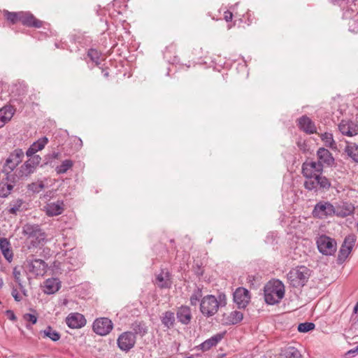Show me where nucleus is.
Returning <instances> with one entry per match:
<instances>
[{"label": "nucleus", "mask_w": 358, "mask_h": 358, "mask_svg": "<svg viewBox=\"0 0 358 358\" xmlns=\"http://www.w3.org/2000/svg\"><path fill=\"white\" fill-rule=\"evenodd\" d=\"M264 299L266 303H278L285 296V286L279 280L268 281L264 286Z\"/></svg>", "instance_id": "f257e3e1"}, {"label": "nucleus", "mask_w": 358, "mask_h": 358, "mask_svg": "<svg viewBox=\"0 0 358 358\" xmlns=\"http://www.w3.org/2000/svg\"><path fill=\"white\" fill-rule=\"evenodd\" d=\"M220 300L212 294L203 296L200 301V311L206 317L213 316L218 311L219 307L226 305L225 296H219Z\"/></svg>", "instance_id": "f03ea898"}, {"label": "nucleus", "mask_w": 358, "mask_h": 358, "mask_svg": "<svg viewBox=\"0 0 358 358\" xmlns=\"http://www.w3.org/2000/svg\"><path fill=\"white\" fill-rule=\"evenodd\" d=\"M310 276V269L304 266L292 268L287 275L289 285L294 287L304 286Z\"/></svg>", "instance_id": "7ed1b4c3"}, {"label": "nucleus", "mask_w": 358, "mask_h": 358, "mask_svg": "<svg viewBox=\"0 0 358 358\" xmlns=\"http://www.w3.org/2000/svg\"><path fill=\"white\" fill-rule=\"evenodd\" d=\"M22 233L33 239L31 244L35 247L42 243L45 238V234L38 224H26L22 228Z\"/></svg>", "instance_id": "20e7f679"}, {"label": "nucleus", "mask_w": 358, "mask_h": 358, "mask_svg": "<svg viewBox=\"0 0 358 358\" xmlns=\"http://www.w3.org/2000/svg\"><path fill=\"white\" fill-rule=\"evenodd\" d=\"M24 157V152L21 149L15 150L8 158L6 159V163L3 168V172L7 175L6 179L9 180L8 174L11 173L15 168L22 162Z\"/></svg>", "instance_id": "39448f33"}, {"label": "nucleus", "mask_w": 358, "mask_h": 358, "mask_svg": "<svg viewBox=\"0 0 358 358\" xmlns=\"http://www.w3.org/2000/svg\"><path fill=\"white\" fill-rule=\"evenodd\" d=\"M319 251L325 255H331L336 251V243L334 239L322 235L317 240Z\"/></svg>", "instance_id": "423d86ee"}, {"label": "nucleus", "mask_w": 358, "mask_h": 358, "mask_svg": "<svg viewBox=\"0 0 358 358\" xmlns=\"http://www.w3.org/2000/svg\"><path fill=\"white\" fill-rule=\"evenodd\" d=\"M41 158L39 155H34L26 161L20 168L17 176L19 178L28 177L33 173L39 165Z\"/></svg>", "instance_id": "0eeeda50"}, {"label": "nucleus", "mask_w": 358, "mask_h": 358, "mask_svg": "<svg viewBox=\"0 0 358 358\" xmlns=\"http://www.w3.org/2000/svg\"><path fill=\"white\" fill-rule=\"evenodd\" d=\"M26 263L29 272L36 275H43L46 271V263L42 259H34L33 255L27 257Z\"/></svg>", "instance_id": "6e6552de"}, {"label": "nucleus", "mask_w": 358, "mask_h": 358, "mask_svg": "<svg viewBox=\"0 0 358 358\" xmlns=\"http://www.w3.org/2000/svg\"><path fill=\"white\" fill-rule=\"evenodd\" d=\"M92 328L96 334L106 336L113 329V323L107 317H101L94 322Z\"/></svg>", "instance_id": "1a4fd4ad"}, {"label": "nucleus", "mask_w": 358, "mask_h": 358, "mask_svg": "<svg viewBox=\"0 0 358 358\" xmlns=\"http://www.w3.org/2000/svg\"><path fill=\"white\" fill-rule=\"evenodd\" d=\"M334 213L335 207L331 203L324 201L317 203L313 211V215L319 218L331 216L334 215Z\"/></svg>", "instance_id": "9d476101"}, {"label": "nucleus", "mask_w": 358, "mask_h": 358, "mask_svg": "<svg viewBox=\"0 0 358 358\" xmlns=\"http://www.w3.org/2000/svg\"><path fill=\"white\" fill-rule=\"evenodd\" d=\"M302 174L307 178L315 177L322 173V166L316 162H305L302 164Z\"/></svg>", "instance_id": "9b49d317"}, {"label": "nucleus", "mask_w": 358, "mask_h": 358, "mask_svg": "<svg viewBox=\"0 0 358 358\" xmlns=\"http://www.w3.org/2000/svg\"><path fill=\"white\" fill-rule=\"evenodd\" d=\"M250 301L249 291L244 287H238L234 293V301L239 308H244Z\"/></svg>", "instance_id": "f8f14e48"}, {"label": "nucleus", "mask_w": 358, "mask_h": 358, "mask_svg": "<svg viewBox=\"0 0 358 358\" xmlns=\"http://www.w3.org/2000/svg\"><path fill=\"white\" fill-rule=\"evenodd\" d=\"M136 343V336L131 332H124L122 334L118 339L117 344L119 348L122 350L127 351L132 348Z\"/></svg>", "instance_id": "ddd939ff"}, {"label": "nucleus", "mask_w": 358, "mask_h": 358, "mask_svg": "<svg viewBox=\"0 0 358 358\" xmlns=\"http://www.w3.org/2000/svg\"><path fill=\"white\" fill-rule=\"evenodd\" d=\"M20 22L29 27L40 28L43 26V22L29 12H20Z\"/></svg>", "instance_id": "4468645a"}, {"label": "nucleus", "mask_w": 358, "mask_h": 358, "mask_svg": "<svg viewBox=\"0 0 358 358\" xmlns=\"http://www.w3.org/2000/svg\"><path fill=\"white\" fill-rule=\"evenodd\" d=\"M338 129L343 135L354 136L358 134V125L349 120H342L338 124Z\"/></svg>", "instance_id": "2eb2a0df"}, {"label": "nucleus", "mask_w": 358, "mask_h": 358, "mask_svg": "<svg viewBox=\"0 0 358 358\" xmlns=\"http://www.w3.org/2000/svg\"><path fill=\"white\" fill-rule=\"evenodd\" d=\"M317 157L318 162L316 163L320 164L323 167L324 165L327 166H332L334 164V158L332 154L324 148H320L317 151Z\"/></svg>", "instance_id": "dca6fc26"}, {"label": "nucleus", "mask_w": 358, "mask_h": 358, "mask_svg": "<svg viewBox=\"0 0 358 358\" xmlns=\"http://www.w3.org/2000/svg\"><path fill=\"white\" fill-rule=\"evenodd\" d=\"M176 317L179 322L184 325L190 324L192 319L191 308L188 306H181L178 308Z\"/></svg>", "instance_id": "f3484780"}, {"label": "nucleus", "mask_w": 358, "mask_h": 358, "mask_svg": "<svg viewBox=\"0 0 358 358\" xmlns=\"http://www.w3.org/2000/svg\"><path fill=\"white\" fill-rule=\"evenodd\" d=\"M66 324L71 329H79L86 324L85 317L80 313H71L66 319Z\"/></svg>", "instance_id": "a211bd4d"}, {"label": "nucleus", "mask_w": 358, "mask_h": 358, "mask_svg": "<svg viewBox=\"0 0 358 358\" xmlns=\"http://www.w3.org/2000/svg\"><path fill=\"white\" fill-rule=\"evenodd\" d=\"M155 284L160 289H169L171 287L172 281L171 274L168 270H162L161 272L156 275Z\"/></svg>", "instance_id": "6ab92c4d"}, {"label": "nucleus", "mask_w": 358, "mask_h": 358, "mask_svg": "<svg viewBox=\"0 0 358 358\" xmlns=\"http://www.w3.org/2000/svg\"><path fill=\"white\" fill-rule=\"evenodd\" d=\"M64 205L62 201H57L48 203L44 207V210L48 216L52 217L61 215L64 210Z\"/></svg>", "instance_id": "aec40b11"}, {"label": "nucleus", "mask_w": 358, "mask_h": 358, "mask_svg": "<svg viewBox=\"0 0 358 358\" xmlns=\"http://www.w3.org/2000/svg\"><path fill=\"white\" fill-rule=\"evenodd\" d=\"M299 128L306 134L316 133V127L314 122L306 115H303L298 120Z\"/></svg>", "instance_id": "412c9836"}, {"label": "nucleus", "mask_w": 358, "mask_h": 358, "mask_svg": "<svg viewBox=\"0 0 358 358\" xmlns=\"http://www.w3.org/2000/svg\"><path fill=\"white\" fill-rule=\"evenodd\" d=\"M355 208L352 203L348 202H342L335 207L334 215L341 217H345L352 214Z\"/></svg>", "instance_id": "4be33fe9"}, {"label": "nucleus", "mask_w": 358, "mask_h": 358, "mask_svg": "<svg viewBox=\"0 0 358 358\" xmlns=\"http://www.w3.org/2000/svg\"><path fill=\"white\" fill-rule=\"evenodd\" d=\"M15 113V109L11 106H6L0 109V128L11 120Z\"/></svg>", "instance_id": "5701e85b"}, {"label": "nucleus", "mask_w": 358, "mask_h": 358, "mask_svg": "<svg viewBox=\"0 0 358 358\" xmlns=\"http://www.w3.org/2000/svg\"><path fill=\"white\" fill-rule=\"evenodd\" d=\"M345 153L355 162L358 163V144L345 141Z\"/></svg>", "instance_id": "b1692460"}, {"label": "nucleus", "mask_w": 358, "mask_h": 358, "mask_svg": "<svg viewBox=\"0 0 358 358\" xmlns=\"http://www.w3.org/2000/svg\"><path fill=\"white\" fill-rule=\"evenodd\" d=\"M225 332L217 334L209 339L205 341L200 345V348L203 351H207L212 347L215 346L223 338Z\"/></svg>", "instance_id": "393cba45"}, {"label": "nucleus", "mask_w": 358, "mask_h": 358, "mask_svg": "<svg viewBox=\"0 0 358 358\" xmlns=\"http://www.w3.org/2000/svg\"><path fill=\"white\" fill-rule=\"evenodd\" d=\"M48 139L47 137H43L38 139L37 141L34 142L27 150L26 155L27 157H33L35 155L34 154L43 150L45 145L48 143Z\"/></svg>", "instance_id": "a878e982"}, {"label": "nucleus", "mask_w": 358, "mask_h": 358, "mask_svg": "<svg viewBox=\"0 0 358 358\" xmlns=\"http://www.w3.org/2000/svg\"><path fill=\"white\" fill-rule=\"evenodd\" d=\"M60 288V282L57 278H48L44 282V292L52 294Z\"/></svg>", "instance_id": "bb28decb"}, {"label": "nucleus", "mask_w": 358, "mask_h": 358, "mask_svg": "<svg viewBox=\"0 0 358 358\" xmlns=\"http://www.w3.org/2000/svg\"><path fill=\"white\" fill-rule=\"evenodd\" d=\"M161 322L166 328H173L176 323L175 313L171 310L164 312L161 316Z\"/></svg>", "instance_id": "cd10ccee"}, {"label": "nucleus", "mask_w": 358, "mask_h": 358, "mask_svg": "<svg viewBox=\"0 0 358 358\" xmlns=\"http://www.w3.org/2000/svg\"><path fill=\"white\" fill-rule=\"evenodd\" d=\"M280 358H301V355L297 348L289 346L282 350Z\"/></svg>", "instance_id": "c85d7f7f"}, {"label": "nucleus", "mask_w": 358, "mask_h": 358, "mask_svg": "<svg viewBox=\"0 0 358 358\" xmlns=\"http://www.w3.org/2000/svg\"><path fill=\"white\" fill-rule=\"evenodd\" d=\"M40 335L43 338H49L52 341H57L60 339V334L50 326L47 327L44 330L40 331Z\"/></svg>", "instance_id": "c756f323"}, {"label": "nucleus", "mask_w": 358, "mask_h": 358, "mask_svg": "<svg viewBox=\"0 0 358 358\" xmlns=\"http://www.w3.org/2000/svg\"><path fill=\"white\" fill-rule=\"evenodd\" d=\"M24 203V201L21 199H17L15 201H11L9 203V208L8 209V212L10 214L16 215L18 212L22 210V206Z\"/></svg>", "instance_id": "7c9ffc66"}, {"label": "nucleus", "mask_w": 358, "mask_h": 358, "mask_svg": "<svg viewBox=\"0 0 358 358\" xmlns=\"http://www.w3.org/2000/svg\"><path fill=\"white\" fill-rule=\"evenodd\" d=\"M73 166V162L71 159H65L59 166L55 168L57 174H63L66 173Z\"/></svg>", "instance_id": "2f4dec72"}, {"label": "nucleus", "mask_w": 358, "mask_h": 358, "mask_svg": "<svg viewBox=\"0 0 358 358\" xmlns=\"http://www.w3.org/2000/svg\"><path fill=\"white\" fill-rule=\"evenodd\" d=\"M202 296H203L202 288L196 287L194 289V291L190 296V299H189L190 304L193 306H196L197 303H199V301L200 300H201Z\"/></svg>", "instance_id": "473e14b6"}, {"label": "nucleus", "mask_w": 358, "mask_h": 358, "mask_svg": "<svg viewBox=\"0 0 358 358\" xmlns=\"http://www.w3.org/2000/svg\"><path fill=\"white\" fill-rule=\"evenodd\" d=\"M132 329L134 333V335L137 334L143 337L148 333V327L144 323L142 322H135L132 325Z\"/></svg>", "instance_id": "72a5a7b5"}, {"label": "nucleus", "mask_w": 358, "mask_h": 358, "mask_svg": "<svg viewBox=\"0 0 358 358\" xmlns=\"http://www.w3.org/2000/svg\"><path fill=\"white\" fill-rule=\"evenodd\" d=\"M317 176L315 177L307 178L304 182V187L309 191H317L318 188Z\"/></svg>", "instance_id": "f704fd0d"}, {"label": "nucleus", "mask_w": 358, "mask_h": 358, "mask_svg": "<svg viewBox=\"0 0 358 358\" xmlns=\"http://www.w3.org/2000/svg\"><path fill=\"white\" fill-rule=\"evenodd\" d=\"M243 318V315L240 311H232L228 317L227 324H236L240 322Z\"/></svg>", "instance_id": "c9c22d12"}, {"label": "nucleus", "mask_w": 358, "mask_h": 358, "mask_svg": "<svg viewBox=\"0 0 358 358\" xmlns=\"http://www.w3.org/2000/svg\"><path fill=\"white\" fill-rule=\"evenodd\" d=\"M321 139L325 145L330 148H336V143L333 138V135L330 133L325 132L321 135Z\"/></svg>", "instance_id": "e433bc0d"}, {"label": "nucleus", "mask_w": 358, "mask_h": 358, "mask_svg": "<svg viewBox=\"0 0 358 358\" xmlns=\"http://www.w3.org/2000/svg\"><path fill=\"white\" fill-rule=\"evenodd\" d=\"M13 189V185L12 184L1 182L0 184V197H7L10 194Z\"/></svg>", "instance_id": "4c0bfd02"}, {"label": "nucleus", "mask_w": 358, "mask_h": 358, "mask_svg": "<svg viewBox=\"0 0 358 358\" xmlns=\"http://www.w3.org/2000/svg\"><path fill=\"white\" fill-rule=\"evenodd\" d=\"M318 187L320 189H328L331 186V182L327 178L319 174L317 176Z\"/></svg>", "instance_id": "58836bf2"}, {"label": "nucleus", "mask_w": 358, "mask_h": 358, "mask_svg": "<svg viewBox=\"0 0 358 358\" xmlns=\"http://www.w3.org/2000/svg\"><path fill=\"white\" fill-rule=\"evenodd\" d=\"M45 187V185L43 181H38L36 182H32L27 186V189L31 191L33 193H38Z\"/></svg>", "instance_id": "ea45409f"}, {"label": "nucleus", "mask_w": 358, "mask_h": 358, "mask_svg": "<svg viewBox=\"0 0 358 358\" xmlns=\"http://www.w3.org/2000/svg\"><path fill=\"white\" fill-rule=\"evenodd\" d=\"M350 252L351 250L349 248L342 245L338 252V260L340 262H344Z\"/></svg>", "instance_id": "a19ab883"}, {"label": "nucleus", "mask_w": 358, "mask_h": 358, "mask_svg": "<svg viewBox=\"0 0 358 358\" xmlns=\"http://www.w3.org/2000/svg\"><path fill=\"white\" fill-rule=\"evenodd\" d=\"M100 55L101 53L95 49H90L87 52V56L96 64V65H99L100 64Z\"/></svg>", "instance_id": "79ce46f5"}, {"label": "nucleus", "mask_w": 358, "mask_h": 358, "mask_svg": "<svg viewBox=\"0 0 358 358\" xmlns=\"http://www.w3.org/2000/svg\"><path fill=\"white\" fill-rule=\"evenodd\" d=\"M315 324L313 322H303L298 325V331L300 332H308L315 329Z\"/></svg>", "instance_id": "37998d69"}, {"label": "nucleus", "mask_w": 358, "mask_h": 358, "mask_svg": "<svg viewBox=\"0 0 358 358\" xmlns=\"http://www.w3.org/2000/svg\"><path fill=\"white\" fill-rule=\"evenodd\" d=\"M6 19L10 21L12 24H16L20 22V12H8L6 13Z\"/></svg>", "instance_id": "c03bdc74"}, {"label": "nucleus", "mask_w": 358, "mask_h": 358, "mask_svg": "<svg viewBox=\"0 0 358 358\" xmlns=\"http://www.w3.org/2000/svg\"><path fill=\"white\" fill-rule=\"evenodd\" d=\"M356 238L354 235H349L345 238L343 245L349 248L352 250L353 245L355 243Z\"/></svg>", "instance_id": "a18cd8bd"}, {"label": "nucleus", "mask_w": 358, "mask_h": 358, "mask_svg": "<svg viewBox=\"0 0 358 358\" xmlns=\"http://www.w3.org/2000/svg\"><path fill=\"white\" fill-rule=\"evenodd\" d=\"M13 277L15 278V282L17 283L20 289L23 288L22 280H21V272L17 267L13 268Z\"/></svg>", "instance_id": "49530a36"}, {"label": "nucleus", "mask_w": 358, "mask_h": 358, "mask_svg": "<svg viewBox=\"0 0 358 358\" xmlns=\"http://www.w3.org/2000/svg\"><path fill=\"white\" fill-rule=\"evenodd\" d=\"M0 248L1 252H8L10 249V243L6 238H3L0 240Z\"/></svg>", "instance_id": "de8ad7c7"}, {"label": "nucleus", "mask_w": 358, "mask_h": 358, "mask_svg": "<svg viewBox=\"0 0 358 358\" xmlns=\"http://www.w3.org/2000/svg\"><path fill=\"white\" fill-rule=\"evenodd\" d=\"M23 318L26 322H29L31 324H34L37 322L36 316L30 313L24 314Z\"/></svg>", "instance_id": "09e8293b"}, {"label": "nucleus", "mask_w": 358, "mask_h": 358, "mask_svg": "<svg viewBox=\"0 0 358 358\" xmlns=\"http://www.w3.org/2000/svg\"><path fill=\"white\" fill-rule=\"evenodd\" d=\"M299 148L302 150L303 152H306L307 150V144L305 141L299 140L296 143Z\"/></svg>", "instance_id": "8fccbe9b"}, {"label": "nucleus", "mask_w": 358, "mask_h": 358, "mask_svg": "<svg viewBox=\"0 0 358 358\" xmlns=\"http://www.w3.org/2000/svg\"><path fill=\"white\" fill-rule=\"evenodd\" d=\"M358 353V345L353 348L350 350L345 353V356L347 358H350L355 357V354Z\"/></svg>", "instance_id": "3c124183"}, {"label": "nucleus", "mask_w": 358, "mask_h": 358, "mask_svg": "<svg viewBox=\"0 0 358 358\" xmlns=\"http://www.w3.org/2000/svg\"><path fill=\"white\" fill-rule=\"evenodd\" d=\"M6 315L8 317V318L12 321H15L17 320V317L13 310H6Z\"/></svg>", "instance_id": "603ef678"}, {"label": "nucleus", "mask_w": 358, "mask_h": 358, "mask_svg": "<svg viewBox=\"0 0 358 358\" xmlns=\"http://www.w3.org/2000/svg\"><path fill=\"white\" fill-rule=\"evenodd\" d=\"M11 294L16 301H20L21 300V297L16 288L13 289Z\"/></svg>", "instance_id": "864d4df0"}, {"label": "nucleus", "mask_w": 358, "mask_h": 358, "mask_svg": "<svg viewBox=\"0 0 358 358\" xmlns=\"http://www.w3.org/2000/svg\"><path fill=\"white\" fill-rule=\"evenodd\" d=\"M2 253L7 260H8L9 262L11 261V259H13V253L10 249L8 250V252H2Z\"/></svg>", "instance_id": "5fc2aeb1"}, {"label": "nucleus", "mask_w": 358, "mask_h": 358, "mask_svg": "<svg viewBox=\"0 0 358 358\" xmlns=\"http://www.w3.org/2000/svg\"><path fill=\"white\" fill-rule=\"evenodd\" d=\"M224 18L227 22H230L233 18L232 13L229 10L224 12Z\"/></svg>", "instance_id": "6e6d98bb"}, {"label": "nucleus", "mask_w": 358, "mask_h": 358, "mask_svg": "<svg viewBox=\"0 0 358 358\" xmlns=\"http://www.w3.org/2000/svg\"><path fill=\"white\" fill-rule=\"evenodd\" d=\"M52 157L54 158V159H59L61 158V154L58 152H54L52 154Z\"/></svg>", "instance_id": "4d7b16f0"}, {"label": "nucleus", "mask_w": 358, "mask_h": 358, "mask_svg": "<svg viewBox=\"0 0 358 358\" xmlns=\"http://www.w3.org/2000/svg\"><path fill=\"white\" fill-rule=\"evenodd\" d=\"M255 280V277L253 275H248L247 278L248 282H252V280Z\"/></svg>", "instance_id": "13d9d810"}, {"label": "nucleus", "mask_w": 358, "mask_h": 358, "mask_svg": "<svg viewBox=\"0 0 358 358\" xmlns=\"http://www.w3.org/2000/svg\"><path fill=\"white\" fill-rule=\"evenodd\" d=\"M353 312H354V313H358V302L355 306L354 309H353Z\"/></svg>", "instance_id": "bf43d9fd"}, {"label": "nucleus", "mask_w": 358, "mask_h": 358, "mask_svg": "<svg viewBox=\"0 0 358 358\" xmlns=\"http://www.w3.org/2000/svg\"><path fill=\"white\" fill-rule=\"evenodd\" d=\"M103 73V76L106 77V78H108L109 76V73L108 71H105L103 69L102 71Z\"/></svg>", "instance_id": "052dcab7"}, {"label": "nucleus", "mask_w": 358, "mask_h": 358, "mask_svg": "<svg viewBox=\"0 0 358 358\" xmlns=\"http://www.w3.org/2000/svg\"><path fill=\"white\" fill-rule=\"evenodd\" d=\"M76 139L79 143V147L80 148L82 146V145H83V142H82L81 139L80 138H77Z\"/></svg>", "instance_id": "680f3d73"}, {"label": "nucleus", "mask_w": 358, "mask_h": 358, "mask_svg": "<svg viewBox=\"0 0 358 358\" xmlns=\"http://www.w3.org/2000/svg\"><path fill=\"white\" fill-rule=\"evenodd\" d=\"M3 285V281L1 278H0V289L2 287Z\"/></svg>", "instance_id": "e2e57ef3"}, {"label": "nucleus", "mask_w": 358, "mask_h": 358, "mask_svg": "<svg viewBox=\"0 0 358 358\" xmlns=\"http://www.w3.org/2000/svg\"><path fill=\"white\" fill-rule=\"evenodd\" d=\"M170 242H171V243H173V242H174V240H173V239H171V240L170 241Z\"/></svg>", "instance_id": "0e129e2a"}, {"label": "nucleus", "mask_w": 358, "mask_h": 358, "mask_svg": "<svg viewBox=\"0 0 358 358\" xmlns=\"http://www.w3.org/2000/svg\"><path fill=\"white\" fill-rule=\"evenodd\" d=\"M357 230H358V222H357Z\"/></svg>", "instance_id": "69168bd1"}]
</instances>
